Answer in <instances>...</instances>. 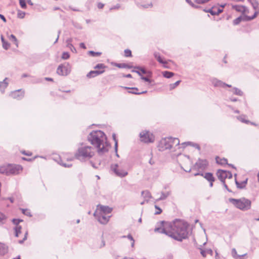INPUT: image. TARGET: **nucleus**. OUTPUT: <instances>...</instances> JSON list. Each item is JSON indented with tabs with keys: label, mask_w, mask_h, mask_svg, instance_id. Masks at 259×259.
Wrapping results in <instances>:
<instances>
[{
	"label": "nucleus",
	"mask_w": 259,
	"mask_h": 259,
	"mask_svg": "<svg viewBox=\"0 0 259 259\" xmlns=\"http://www.w3.org/2000/svg\"><path fill=\"white\" fill-rule=\"evenodd\" d=\"M163 75L166 78H170L174 75V73L169 71H164L162 72Z\"/></svg>",
	"instance_id": "nucleus-26"
},
{
	"label": "nucleus",
	"mask_w": 259,
	"mask_h": 259,
	"mask_svg": "<svg viewBox=\"0 0 259 259\" xmlns=\"http://www.w3.org/2000/svg\"><path fill=\"white\" fill-rule=\"evenodd\" d=\"M218 179L222 182L224 183L226 179H231L232 178V174L226 170H219L217 172Z\"/></svg>",
	"instance_id": "nucleus-13"
},
{
	"label": "nucleus",
	"mask_w": 259,
	"mask_h": 259,
	"mask_svg": "<svg viewBox=\"0 0 259 259\" xmlns=\"http://www.w3.org/2000/svg\"><path fill=\"white\" fill-rule=\"evenodd\" d=\"M229 201L236 208L242 210L249 209L251 204V202L250 200L244 197L240 199L229 198Z\"/></svg>",
	"instance_id": "nucleus-7"
},
{
	"label": "nucleus",
	"mask_w": 259,
	"mask_h": 259,
	"mask_svg": "<svg viewBox=\"0 0 259 259\" xmlns=\"http://www.w3.org/2000/svg\"><path fill=\"white\" fill-rule=\"evenodd\" d=\"M9 199L10 200V201L12 203H13L14 202V200H13V199L12 198H10Z\"/></svg>",
	"instance_id": "nucleus-58"
},
{
	"label": "nucleus",
	"mask_w": 259,
	"mask_h": 259,
	"mask_svg": "<svg viewBox=\"0 0 259 259\" xmlns=\"http://www.w3.org/2000/svg\"><path fill=\"white\" fill-rule=\"evenodd\" d=\"M24 96L25 91L22 89L12 91L9 94V96L11 98L18 100L22 99Z\"/></svg>",
	"instance_id": "nucleus-12"
},
{
	"label": "nucleus",
	"mask_w": 259,
	"mask_h": 259,
	"mask_svg": "<svg viewBox=\"0 0 259 259\" xmlns=\"http://www.w3.org/2000/svg\"><path fill=\"white\" fill-rule=\"evenodd\" d=\"M240 120L242 122H245V123H248V122H249V121H248V120H244V119H243V118H240Z\"/></svg>",
	"instance_id": "nucleus-50"
},
{
	"label": "nucleus",
	"mask_w": 259,
	"mask_h": 259,
	"mask_svg": "<svg viewBox=\"0 0 259 259\" xmlns=\"http://www.w3.org/2000/svg\"><path fill=\"white\" fill-rule=\"evenodd\" d=\"M96 151L93 147L82 143L77 148L74 156L80 160H89L95 155Z\"/></svg>",
	"instance_id": "nucleus-4"
},
{
	"label": "nucleus",
	"mask_w": 259,
	"mask_h": 259,
	"mask_svg": "<svg viewBox=\"0 0 259 259\" xmlns=\"http://www.w3.org/2000/svg\"><path fill=\"white\" fill-rule=\"evenodd\" d=\"M186 2L193 7H195L194 5L192 3L190 0H186Z\"/></svg>",
	"instance_id": "nucleus-48"
},
{
	"label": "nucleus",
	"mask_w": 259,
	"mask_h": 259,
	"mask_svg": "<svg viewBox=\"0 0 259 259\" xmlns=\"http://www.w3.org/2000/svg\"><path fill=\"white\" fill-rule=\"evenodd\" d=\"M141 78H142L143 80H145V81H149V79L148 78H147V77H141Z\"/></svg>",
	"instance_id": "nucleus-51"
},
{
	"label": "nucleus",
	"mask_w": 259,
	"mask_h": 259,
	"mask_svg": "<svg viewBox=\"0 0 259 259\" xmlns=\"http://www.w3.org/2000/svg\"><path fill=\"white\" fill-rule=\"evenodd\" d=\"M207 253V251H206L203 250H201V254L203 257L206 256Z\"/></svg>",
	"instance_id": "nucleus-45"
},
{
	"label": "nucleus",
	"mask_w": 259,
	"mask_h": 259,
	"mask_svg": "<svg viewBox=\"0 0 259 259\" xmlns=\"http://www.w3.org/2000/svg\"><path fill=\"white\" fill-rule=\"evenodd\" d=\"M208 165V162L206 159H199L194 164V167L198 170H204Z\"/></svg>",
	"instance_id": "nucleus-14"
},
{
	"label": "nucleus",
	"mask_w": 259,
	"mask_h": 259,
	"mask_svg": "<svg viewBox=\"0 0 259 259\" xmlns=\"http://www.w3.org/2000/svg\"><path fill=\"white\" fill-rule=\"evenodd\" d=\"M114 66L117 67L119 68H132L133 67L132 63L126 64V63H114Z\"/></svg>",
	"instance_id": "nucleus-18"
},
{
	"label": "nucleus",
	"mask_w": 259,
	"mask_h": 259,
	"mask_svg": "<svg viewBox=\"0 0 259 259\" xmlns=\"http://www.w3.org/2000/svg\"><path fill=\"white\" fill-rule=\"evenodd\" d=\"M21 7L23 9H26L27 6L25 0H19Z\"/></svg>",
	"instance_id": "nucleus-35"
},
{
	"label": "nucleus",
	"mask_w": 259,
	"mask_h": 259,
	"mask_svg": "<svg viewBox=\"0 0 259 259\" xmlns=\"http://www.w3.org/2000/svg\"><path fill=\"white\" fill-rule=\"evenodd\" d=\"M0 18L4 21L6 22V19L5 17L2 14H0Z\"/></svg>",
	"instance_id": "nucleus-49"
},
{
	"label": "nucleus",
	"mask_w": 259,
	"mask_h": 259,
	"mask_svg": "<svg viewBox=\"0 0 259 259\" xmlns=\"http://www.w3.org/2000/svg\"><path fill=\"white\" fill-rule=\"evenodd\" d=\"M231 18V16H228V17H227V19H229V18Z\"/></svg>",
	"instance_id": "nucleus-61"
},
{
	"label": "nucleus",
	"mask_w": 259,
	"mask_h": 259,
	"mask_svg": "<svg viewBox=\"0 0 259 259\" xmlns=\"http://www.w3.org/2000/svg\"><path fill=\"white\" fill-rule=\"evenodd\" d=\"M107 68V66L102 63L98 64L94 67V69H96L99 71H103V73L105 72V69Z\"/></svg>",
	"instance_id": "nucleus-22"
},
{
	"label": "nucleus",
	"mask_w": 259,
	"mask_h": 259,
	"mask_svg": "<svg viewBox=\"0 0 259 259\" xmlns=\"http://www.w3.org/2000/svg\"><path fill=\"white\" fill-rule=\"evenodd\" d=\"M141 194L144 197L149 198L151 197V194L150 192L148 190L143 191L142 192Z\"/></svg>",
	"instance_id": "nucleus-27"
},
{
	"label": "nucleus",
	"mask_w": 259,
	"mask_h": 259,
	"mask_svg": "<svg viewBox=\"0 0 259 259\" xmlns=\"http://www.w3.org/2000/svg\"><path fill=\"white\" fill-rule=\"evenodd\" d=\"M28 213H29V212H28V213H27V211H26V212H25V214H26L28 215Z\"/></svg>",
	"instance_id": "nucleus-63"
},
{
	"label": "nucleus",
	"mask_w": 259,
	"mask_h": 259,
	"mask_svg": "<svg viewBox=\"0 0 259 259\" xmlns=\"http://www.w3.org/2000/svg\"><path fill=\"white\" fill-rule=\"evenodd\" d=\"M111 169L115 175L118 177H123L128 174L127 170L123 167L121 163L113 164Z\"/></svg>",
	"instance_id": "nucleus-9"
},
{
	"label": "nucleus",
	"mask_w": 259,
	"mask_h": 259,
	"mask_svg": "<svg viewBox=\"0 0 259 259\" xmlns=\"http://www.w3.org/2000/svg\"><path fill=\"white\" fill-rule=\"evenodd\" d=\"M22 170L23 167L20 165L6 164L0 166V174L7 176L18 175Z\"/></svg>",
	"instance_id": "nucleus-5"
},
{
	"label": "nucleus",
	"mask_w": 259,
	"mask_h": 259,
	"mask_svg": "<svg viewBox=\"0 0 259 259\" xmlns=\"http://www.w3.org/2000/svg\"><path fill=\"white\" fill-rule=\"evenodd\" d=\"M71 71V67L68 63H64L59 65L57 69L58 74L62 76L67 75Z\"/></svg>",
	"instance_id": "nucleus-11"
},
{
	"label": "nucleus",
	"mask_w": 259,
	"mask_h": 259,
	"mask_svg": "<svg viewBox=\"0 0 259 259\" xmlns=\"http://www.w3.org/2000/svg\"><path fill=\"white\" fill-rule=\"evenodd\" d=\"M88 141L95 146L99 154L108 151L109 145L107 141L105 134L101 131H94L88 137Z\"/></svg>",
	"instance_id": "nucleus-2"
},
{
	"label": "nucleus",
	"mask_w": 259,
	"mask_h": 259,
	"mask_svg": "<svg viewBox=\"0 0 259 259\" xmlns=\"http://www.w3.org/2000/svg\"><path fill=\"white\" fill-rule=\"evenodd\" d=\"M256 221H259V218L255 219Z\"/></svg>",
	"instance_id": "nucleus-64"
},
{
	"label": "nucleus",
	"mask_w": 259,
	"mask_h": 259,
	"mask_svg": "<svg viewBox=\"0 0 259 259\" xmlns=\"http://www.w3.org/2000/svg\"><path fill=\"white\" fill-rule=\"evenodd\" d=\"M62 164L65 166H69V164H66L65 163H64L63 161H62Z\"/></svg>",
	"instance_id": "nucleus-54"
},
{
	"label": "nucleus",
	"mask_w": 259,
	"mask_h": 259,
	"mask_svg": "<svg viewBox=\"0 0 259 259\" xmlns=\"http://www.w3.org/2000/svg\"><path fill=\"white\" fill-rule=\"evenodd\" d=\"M12 221L13 224L15 225V227L14 228L15 236L20 238L18 241L20 243H22L26 240L28 234V232L26 230L23 232L21 231L22 226L20 225V223L23 222V220L19 219H13Z\"/></svg>",
	"instance_id": "nucleus-8"
},
{
	"label": "nucleus",
	"mask_w": 259,
	"mask_h": 259,
	"mask_svg": "<svg viewBox=\"0 0 259 259\" xmlns=\"http://www.w3.org/2000/svg\"><path fill=\"white\" fill-rule=\"evenodd\" d=\"M137 69H138L139 70V71L133 70L132 71L133 72H135L137 73L140 75H141V74H146V70L144 68H137Z\"/></svg>",
	"instance_id": "nucleus-28"
},
{
	"label": "nucleus",
	"mask_w": 259,
	"mask_h": 259,
	"mask_svg": "<svg viewBox=\"0 0 259 259\" xmlns=\"http://www.w3.org/2000/svg\"><path fill=\"white\" fill-rule=\"evenodd\" d=\"M113 139L114 140L115 142V145L116 146L117 144V142L116 141V138H115V134H113Z\"/></svg>",
	"instance_id": "nucleus-53"
},
{
	"label": "nucleus",
	"mask_w": 259,
	"mask_h": 259,
	"mask_svg": "<svg viewBox=\"0 0 259 259\" xmlns=\"http://www.w3.org/2000/svg\"><path fill=\"white\" fill-rule=\"evenodd\" d=\"M25 16V13L20 10L18 11L17 16L20 19L24 18Z\"/></svg>",
	"instance_id": "nucleus-31"
},
{
	"label": "nucleus",
	"mask_w": 259,
	"mask_h": 259,
	"mask_svg": "<svg viewBox=\"0 0 259 259\" xmlns=\"http://www.w3.org/2000/svg\"><path fill=\"white\" fill-rule=\"evenodd\" d=\"M222 84H223V83L222 82H221L220 81H219L217 82V84H215V85H221ZM223 84L228 87H231V85H229V84H225V83H223Z\"/></svg>",
	"instance_id": "nucleus-44"
},
{
	"label": "nucleus",
	"mask_w": 259,
	"mask_h": 259,
	"mask_svg": "<svg viewBox=\"0 0 259 259\" xmlns=\"http://www.w3.org/2000/svg\"><path fill=\"white\" fill-rule=\"evenodd\" d=\"M69 55L68 53L64 52L63 53L62 58L63 59H67L69 58Z\"/></svg>",
	"instance_id": "nucleus-40"
},
{
	"label": "nucleus",
	"mask_w": 259,
	"mask_h": 259,
	"mask_svg": "<svg viewBox=\"0 0 259 259\" xmlns=\"http://www.w3.org/2000/svg\"><path fill=\"white\" fill-rule=\"evenodd\" d=\"M202 176H203L204 178L205 179H206L208 182H209L210 187H212L213 182L215 180V178L213 177L212 174L210 172H207L205 173L204 175H202Z\"/></svg>",
	"instance_id": "nucleus-17"
},
{
	"label": "nucleus",
	"mask_w": 259,
	"mask_h": 259,
	"mask_svg": "<svg viewBox=\"0 0 259 259\" xmlns=\"http://www.w3.org/2000/svg\"><path fill=\"white\" fill-rule=\"evenodd\" d=\"M104 6V4H103L101 3H99L97 4V7L100 9H103Z\"/></svg>",
	"instance_id": "nucleus-41"
},
{
	"label": "nucleus",
	"mask_w": 259,
	"mask_h": 259,
	"mask_svg": "<svg viewBox=\"0 0 259 259\" xmlns=\"http://www.w3.org/2000/svg\"><path fill=\"white\" fill-rule=\"evenodd\" d=\"M112 208L108 206L99 204L94 213V217L102 224H106L109 221Z\"/></svg>",
	"instance_id": "nucleus-3"
},
{
	"label": "nucleus",
	"mask_w": 259,
	"mask_h": 259,
	"mask_svg": "<svg viewBox=\"0 0 259 259\" xmlns=\"http://www.w3.org/2000/svg\"><path fill=\"white\" fill-rule=\"evenodd\" d=\"M22 212L24 213V214H25V212L26 211H28V210H25V209H22Z\"/></svg>",
	"instance_id": "nucleus-57"
},
{
	"label": "nucleus",
	"mask_w": 259,
	"mask_h": 259,
	"mask_svg": "<svg viewBox=\"0 0 259 259\" xmlns=\"http://www.w3.org/2000/svg\"><path fill=\"white\" fill-rule=\"evenodd\" d=\"M46 79L47 80H49V81H52L53 80V79L51 78H46Z\"/></svg>",
	"instance_id": "nucleus-55"
},
{
	"label": "nucleus",
	"mask_w": 259,
	"mask_h": 259,
	"mask_svg": "<svg viewBox=\"0 0 259 259\" xmlns=\"http://www.w3.org/2000/svg\"><path fill=\"white\" fill-rule=\"evenodd\" d=\"M257 178H258V181L259 182V172L257 174Z\"/></svg>",
	"instance_id": "nucleus-60"
},
{
	"label": "nucleus",
	"mask_w": 259,
	"mask_h": 259,
	"mask_svg": "<svg viewBox=\"0 0 259 259\" xmlns=\"http://www.w3.org/2000/svg\"><path fill=\"white\" fill-rule=\"evenodd\" d=\"M244 15L246 18L247 20H251L255 18L257 15L255 10L249 9H244L243 10Z\"/></svg>",
	"instance_id": "nucleus-15"
},
{
	"label": "nucleus",
	"mask_w": 259,
	"mask_h": 259,
	"mask_svg": "<svg viewBox=\"0 0 259 259\" xmlns=\"http://www.w3.org/2000/svg\"><path fill=\"white\" fill-rule=\"evenodd\" d=\"M103 73V71H99L96 69L95 70L91 71L87 75L88 77H94L97 75L101 74Z\"/></svg>",
	"instance_id": "nucleus-21"
},
{
	"label": "nucleus",
	"mask_w": 259,
	"mask_h": 259,
	"mask_svg": "<svg viewBox=\"0 0 259 259\" xmlns=\"http://www.w3.org/2000/svg\"><path fill=\"white\" fill-rule=\"evenodd\" d=\"M124 77H127V78H132V76L131 74H128L127 75H124Z\"/></svg>",
	"instance_id": "nucleus-52"
},
{
	"label": "nucleus",
	"mask_w": 259,
	"mask_h": 259,
	"mask_svg": "<svg viewBox=\"0 0 259 259\" xmlns=\"http://www.w3.org/2000/svg\"><path fill=\"white\" fill-rule=\"evenodd\" d=\"M154 57L156 58V59L158 61V62L161 64L162 66L164 68H168V61H166L164 58H162L159 53H155Z\"/></svg>",
	"instance_id": "nucleus-16"
},
{
	"label": "nucleus",
	"mask_w": 259,
	"mask_h": 259,
	"mask_svg": "<svg viewBox=\"0 0 259 259\" xmlns=\"http://www.w3.org/2000/svg\"><path fill=\"white\" fill-rule=\"evenodd\" d=\"M233 257L235 259H245V257L246 256V254H244L243 255H239L237 253L236 251L234 249L233 251Z\"/></svg>",
	"instance_id": "nucleus-24"
},
{
	"label": "nucleus",
	"mask_w": 259,
	"mask_h": 259,
	"mask_svg": "<svg viewBox=\"0 0 259 259\" xmlns=\"http://www.w3.org/2000/svg\"><path fill=\"white\" fill-rule=\"evenodd\" d=\"M89 54H90L91 55H92V56H99L101 55V52H95L94 51H90L89 52Z\"/></svg>",
	"instance_id": "nucleus-38"
},
{
	"label": "nucleus",
	"mask_w": 259,
	"mask_h": 259,
	"mask_svg": "<svg viewBox=\"0 0 259 259\" xmlns=\"http://www.w3.org/2000/svg\"><path fill=\"white\" fill-rule=\"evenodd\" d=\"M79 46H80V47L81 48H83V49H86V47H85V45H84V43H82V42L80 43V44H79Z\"/></svg>",
	"instance_id": "nucleus-47"
},
{
	"label": "nucleus",
	"mask_w": 259,
	"mask_h": 259,
	"mask_svg": "<svg viewBox=\"0 0 259 259\" xmlns=\"http://www.w3.org/2000/svg\"><path fill=\"white\" fill-rule=\"evenodd\" d=\"M65 157H66V155H63V157H62V158H65Z\"/></svg>",
	"instance_id": "nucleus-62"
},
{
	"label": "nucleus",
	"mask_w": 259,
	"mask_h": 259,
	"mask_svg": "<svg viewBox=\"0 0 259 259\" xmlns=\"http://www.w3.org/2000/svg\"><path fill=\"white\" fill-rule=\"evenodd\" d=\"M162 228L155 229L156 232L163 233L179 241L187 237L188 224L184 221L176 220L172 222H162Z\"/></svg>",
	"instance_id": "nucleus-1"
},
{
	"label": "nucleus",
	"mask_w": 259,
	"mask_h": 259,
	"mask_svg": "<svg viewBox=\"0 0 259 259\" xmlns=\"http://www.w3.org/2000/svg\"><path fill=\"white\" fill-rule=\"evenodd\" d=\"M216 162L220 165H225L227 164L228 160L226 158L223 157H220L219 156H217L215 157Z\"/></svg>",
	"instance_id": "nucleus-19"
},
{
	"label": "nucleus",
	"mask_w": 259,
	"mask_h": 259,
	"mask_svg": "<svg viewBox=\"0 0 259 259\" xmlns=\"http://www.w3.org/2000/svg\"><path fill=\"white\" fill-rule=\"evenodd\" d=\"M128 238L131 240V241H132V246H134V241L133 240V237L131 236V235H128Z\"/></svg>",
	"instance_id": "nucleus-46"
},
{
	"label": "nucleus",
	"mask_w": 259,
	"mask_h": 259,
	"mask_svg": "<svg viewBox=\"0 0 259 259\" xmlns=\"http://www.w3.org/2000/svg\"><path fill=\"white\" fill-rule=\"evenodd\" d=\"M10 40L12 42H13L14 44H15L16 45V46H18V41H17V38H16V37L13 35V34H11L10 36Z\"/></svg>",
	"instance_id": "nucleus-30"
},
{
	"label": "nucleus",
	"mask_w": 259,
	"mask_h": 259,
	"mask_svg": "<svg viewBox=\"0 0 259 259\" xmlns=\"http://www.w3.org/2000/svg\"><path fill=\"white\" fill-rule=\"evenodd\" d=\"M224 8V6H222L221 8V9H219L218 10V11H215V8L213 7L211 10V13L212 14H219L221 13L223 11V8Z\"/></svg>",
	"instance_id": "nucleus-29"
},
{
	"label": "nucleus",
	"mask_w": 259,
	"mask_h": 259,
	"mask_svg": "<svg viewBox=\"0 0 259 259\" xmlns=\"http://www.w3.org/2000/svg\"><path fill=\"white\" fill-rule=\"evenodd\" d=\"M124 88L126 89H131L132 90V91H129L128 93L134 94H144L147 93V91H143L141 93H138V89L137 88H130L127 87H124Z\"/></svg>",
	"instance_id": "nucleus-23"
},
{
	"label": "nucleus",
	"mask_w": 259,
	"mask_h": 259,
	"mask_svg": "<svg viewBox=\"0 0 259 259\" xmlns=\"http://www.w3.org/2000/svg\"><path fill=\"white\" fill-rule=\"evenodd\" d=\"M235 94L241 96L242 95V92L240 90L236 89H235Z\"/></svg>",
	"instance_id": "nucleus-42"
},
{
	"label": "nucleus",
	"mask_w": 259,
	"mask_h": 259,
	"mask_svg": "<svg viewBox=\"0 0 259 259\" xmlns=\"http://www.w3.org/2000/svg\"><path fill=\"white\" fill-rule=\"evenodd\" d=\"M242 20V17H239L233 21V24L235 25L239 24Z\"/></svg>",
	"instance_id": "nucleus-32"
},
{
	"label": "nucleus",
	"mask_w": 259,
	"mask_h": 259,
	"mask_svg": "<svg viewBox=\"0 0 259 259\" xmlns=\"http://www.w3.org/2000/svg\"><path fill=\"white\" fill-rule=\"evenodd\" d=\"M180 144V140L178 138L171 137L162 139L159 142L158 147L160 151H164L170 149Z\"/></svg>",
	"instance_id": "nucleus-6"
},
{
	"label": "nucleus",
	"mask_w": 259,
	"mask_h": 259,
	"mask_svg": "<svg viewBox=\"0 0 259 259\" xmlns=\"http://www.w3.org/2000/svg\"><path fill=\"white\" fill-rule=\"evenodd\" d=\"M8 82L7 81V79H4L2 82H0V90L2 92H4L5 89L7 87Z\"/></svg>",
	"instance_id": "nucleus-25"
},
{
	"label": "nucleus",
	"mask_w": 259,
	"mask_h": 259,
	"mask_svg": "<svg viewBox=\"0 0 259 259\" xmlns=\"http://www.w3.org/2000/svg\"><path fill=\"white\" fill-rule=\"evenodd\" d=\"M21 153L24 154V155H27V156H32V153L30 151H21Z\"/></svg>",
	"instance_id": "nucleus-39"
},
{
	"label": "nucleus",
	"mask_w": 259,
	"mask_h": 259,
	"mask_svg": "<svg viewBox=\"0 0 259 259\" xmlns=\"http://www.w3.org/2000/svg\"><path fill=\"white\" fill-rule=\"evenodd\" d=\"M22 159H23V160H27V161L31 160V159H27V158H22Z\"/></svg>",
	"instance_id": "nucleus-56"
},
{
	"label": "nucleus",
	"mask_w": 259,
	"mask_h": 259,
	"mask_svg": "<svg viewBox=\"0 0 259 259\" xmlns=\"http://www.w3.org/2000/svg\"><path fill=\"white\" fill-rule=\"evenodd\" d=\"M124 56L126 57L132 56V52L130 50L126 49L124 50Z\"/></svg>",
	"instance_id": "nucleus-33"
},
{
	"label": "nucleus",
	"mask_w": 259,
	"mask_h": 259,
	"mask_svg": "<svg viewBox=\"0 0 259 259\" xmlns=\"http://www.w3.org/2000/svg\"><path fill=\"white\" fill-rule=\"evenodd\" d=\"M2 42H3V47L5 49H8L9 48V44H8L7 42H6L5 40H4V39L3 38V36H2Z\"/></svg>",
	"instance_id": "nucleus-37"
},
{
	"label": "nucleus",
	"mask_w": 259,
	"mask_h": 259,
	"mask_svg": "<svg viewBox=\"0 0 259 259\" xmlns=\"http://www.w3.org/2000/svg\"><path fill=\"white\" fill-rule=\"evenodd\" d=\"M155 214H159L162 212V209L157 205H155Z\"/></svg>",
	"instance_id": "nucleus-36"
},
{
	"label": "nucleus",
	"mask_w": 259,
	"mask_h": 259,
	"mask_svg": "<svg viewBox=\"0 0 259 259\" xmlns=\"http://www.w3.org/2000/svg\"><path fill=\"white\" fill-rule=\"evenodd\" d=\"M13 259H21V258H20V256H18L17 257H16V258H13Z\"/></svg>",
	"instance_id": "nucleus-59"
},
{
	"label": "nucleus",
	"mask_w": 259,
	"mask_h": 259,
	"mask_svg": "<svg viewBox=\"0 0 259 259\" xmlns=\"http://www.w3.org/2000/svg\"><path fill=\"white\" fill-rule=\"evenodd\" d=\"M180 82H181L180 80H178V81H176L174 83L170 84L169 85L170 89V90H173L174 89H175L176 87H177L179 84Z\"/></svg>",
	"instance_id": "nucleus-34"
},
{
	"label": "nucleus",
	"mask_w": 259,
	"mask_h": 259,
	"mask_svg": "<svg viewBox=\"0 0 259 259\" xmlns=\"http://www.w3.org/2000/svg\"><path fill=\"white\" fill-rule=\"evenodd\" d=\"M6 219V217L3 213H0V222Z\"/></svg>",
	"instance_id": "nucleus-43"
},
{
	"label": "nucleus",
	"mask_w": 259,
	"mask_h": 259,
	"mask_svg": "<svg viewBox=\"0 0 259 259\" xmlns=\"http://www.w3.org/2000/svg\"><path fill=\"white\" fill-rule=\"evenodd\" d=\"M251 3L252 8L251 9L255 10V12L258 14L259 12V4L255 0H249Z\"/></svg>",
	"instance_id": "nucleus-20"
},
{
	"label": "nucleus",
	"mask_w": 259,
	"mask_h": 259,
	"mask_svg": "<svg viewBox=\"0 0 259 259\" xmlns=\"http://www.w3.org/2000/svg\"><path fill=\"white\" fill-rule=\"evenodd\" d=\"M140 140L144 143H152L155 140L154 135L149 131H143L140 134Z\"/></svg>",
	"instance_id": "nucleus-10"
}]
</instances>
